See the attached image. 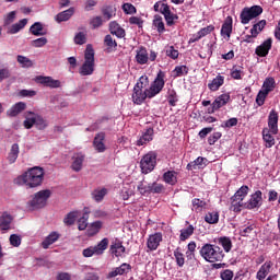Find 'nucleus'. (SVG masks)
<instances>
[{
  "label": "nucleus",
  "mask_w": 280,
  "mask_h": 280,
  "mask_svg": "<svg viewBox=\"0 0 280 280\" xmlns=\"http://www.w3.org/2000/svg\"><path fill=\"white\" fill-rule=\"evenodd\" d=\"M45 178V170L40 166L28 168L27 172L22 174L15 179L16 185H25L28 189L40 187Z\"/></svg>",
  "instance_id": "f257e3e1"
},
{
  "label": "nucleus",
  "mask_w": 280,
  "mask_h": 280,
  "mask_svg": "<svg viewBox=\"0 0 280 280\" xmlns=\"http://www.w3.org/2000/svg\"><path fill=\"white\" fill-rule=\"evenodd\" d=\"M199 255L208 261V264H215L224 259V250L220 246L206 243L201 246Z\"/></svg>",
  "instance_id": "f03ea898"
},
{
  "label": "nucleus",
  "mask_w": 280,
  "mask_h": 280,
  "mask_svg": "<svg viewBox=\"0 0 280 280\" xmlns=\"http://www.w3.org/2000/svg\"><path fill=\"white\" fill-rule=\"evenodd\" d=\"M51 198V190L44 189L39 190L31 199L26 202V209L28 211H36L38 209H43L47 207V200Z\"/></svg>",
  "instance_id": "7ed1b4c3"
},
{
  "label": "nucleus",
  "mask_w": 280,
  "mask_h": 280,
  "mask_svg": "<svg viewBox=\"0 0 280 280\" xmlns=\"http://www.w3.org/2000/svg\"><path fill=\"white\" fill-rule=\"evenodd\" d=\"M95 71V50L88 44L84 52V62L79 69L80 75H93Z\"/></svg>",
  "instance_id": "20e7f679"
},
{
  "label": "nucleus",
  "mask_w": 280,
  "mask_h": 280,
  "mask_svg": "<svg viewBox=\"0 0 280 280\" xmlns=\"http://www.w3.org/2000/svg\"><path fill=\"white\" fill-rule=\"evenodd\" d=\"M163 89H165V72L163 70H159L150 88L147 89L149 100H152V97H156V95H159V93H161Z\"/></svg>",
  "instance_id": "39448f33"
},
{
  "label": "nucleus",
  "mask_w": 280,
  "mask_h": 280,
  "mask_svg": "<svg viewBox=\"0 0 280 280\" xmlns=\"http://www.w3.org/2000/svg\"><path fill=\"white\" fill-rule=\"evenodd\" d=\"M262 12L261 5L245 7L240 14L242 25H248L253 19H257Z\"/></svg>",
  "instance_id": "423d86ee"
},
{
  "label": "nucleus",
  "mask_w": 280,
  "mask_h": 280,
  "mask_svg": "<svg viewBox=\"0 0 280 280\" xmlns=\"http://www.w3.org/2000/svg\"><path fill=\"white\" fill-rule=\"evenodd\" d=\"M142 174H150L156 167V152L151 151L147 153L140 161Z\"/></svg>",
  "instance_id": "0eeeda50"
},
{
  "label": "nucleus",
  "mask_w": 280,
  "mask_h": 280,
  "mask_svg": "<svg viewBox=\"0 0 280 280\" xmlns=\"http://www.w3.org/2000/svg\"><path fill=\"white\" fill-rule=\"evenodd\" d=\"M108 248V238H103L97 245L90 246L83 249L82 255L83 257H93V255L100 256L104 255V250Z\"/></svg>",
  "instance_id": "6e6552de"
},
{
  "label": "nucleus",
  "mask_w": 280,
  "mask_h": 280,
  "mask_svg": "<svg viewBox=\"0 0 280 280\" xmlns=\"http://www.w3.org/2000/svg\"><path fill=\"white\" fill-rule=\"evenodd\" d=\"M231 100V94L230 93H224L219 95L212 103L211 107L208 108V113L210 115H213L215 110H220L222 106H226Z\"/></svg>",
  "instance_id": "1a4fd4ad"
},
{
  "label": "nucleus",
  "mask_w": 280,
  "mask_h": 280,
  "mask_svg": "<svg viewBox=\"0 0 280 280\" xmlns=\"http://www.w3.org/2000/svg\"><path fill=\"white\" fill-rule=\"evenodd\" d=\"M163 242V233L155 232L154 234H150L147 240V248L151 252L156 250L161 243Z\"/></svg>",
  "instance_id": "9d476101"
},
{
  "label": "nucleus",
  "mask_w": 280,
  "mask_h": 280,
  "mask_svg": "<svg viewBox=\"0 0 280 280\" xmlns=\"http://www.w3.org/2000/svg\"><path fill=\"white\" fill-rule=\"evenodd\" d=\"M268 130L271 135L279 133V113L277 110L271 109L268 116Z\"/></svg>",
  "instance_id": "9b49d317"
},
{
  "label": "nucleus",
  "mask_w": 280,
  "mask_h": 280,
  "mask_svg": "<svg viewBox=\"0 0 280 280\" xmlns=\"http://www.w3.org/2000/svg\"><path fill=\"white\" fill-rule=\"evenodd\" d=\"M131 100L133 104L141 106V104H143L145 100H150V96L148 95V89L141 90L139 88H133Z\"/></svg>",
  "instance_id": "f8f14e48"
},
{
  "label": "nucleus",
  "mask_w": 280,
  "mask_h": 280,
  "mask_svg": "<svg viewBox=\"0 0 280 280\" xmlns=\"http://www.w3.org/2000/svg\"><path fill=\"white\" fill-rule=\"evenodd\" d=\"M109 253L114 257H126V247L121 241L115 240L109 247Z\"/></svg>",
  "instance_id": "ddd939ff"
},
{
  "label": "nucleus",
  "mask_w": 280,
  "mask_h": 280,
  "mask_svg": "<svg viewBox=\"0 0 280 280\" xmlns=\"http://www.w3.org/2000/svg\"><path fill=\"white\" fill-rule=\"evenodd\" d=\"M262 192L261 190H256L255 194H253L249 198V200L245 203L246 209H259L261 207V200H262Z\"/></svg>",
  "instance_id": "4468645a"
},
{
  "label": "nucleus",
  "mask_w": 280,
  "mask_h": 280,
  "mask_svg": "<svg viewBox=\"0 0 280 280\" xmlns=\"http://www.w3.org/2000/svg\"><path fill=\"white\" fill-rule=\"evenodd\" d=\"M131 270H132V266H130V264L124 262L119 267L114 268L108 273V279H115V277H119L121 275H128V272Z\"/></svg>",
  "instance_id": "2eb2a0df"
},
{
  "label": "nucleus",
  "mask_w": 280,
  "mask_h": 280,
  "mask_svg": "<svg viewBox=\"0 0 280 280\" xmlns=\"http://www.w3.org/2000/svg\"><path fill=\"white\" fill-rule=\"evenodd\" d=\"M105 139H106V133L104 132L96 133L93 140V147L96 150V152L98 153L106 152V144L104 143Z\"/></svg>",
  "instance_id": "dca6fc26"
},
{
  "label": "nucleus",
  "mask_w": 280,
  "mask_h": 280,
  "mask_svg": "<svg viewBox=\"0 0 280 280\" xmlns=\"http://www.w3.org/2000/svg\"><path fill=\"white\" fill-rule=\"evenodd\" d=\"M270 49H272V38H268L260 46H257L255 54L260 58H266Z\"/></svg>",
  "instance_id": "f3484780"
},
{
  "label": "nucleus",
  "mask_w": 280,
  "mask_h": 280,
  "mask_svg": "<svg viewBox=\"0 0 280 280\" xmlns=\"http://www.w3.org/2000/svg\"><path fill=\"white\" fill-rule=\"evenodd\" d=\"M84 159H86L84 153H75L72 156L71 170L73 172H82V165L84 164Z\"/></svg>",
  "instance_id": "a211bd4d"
},
{
  "label": "nucleus",
  "mask_w": 280,
  "mask_h": 280,
  "mask_svg": "<svg viewBox=\"0 0 280 280\" xmlns=\"http://www.w3.org/2000/svg\"><path fill=\"white\" fill-rule=\"evenodd\" d=\"M12 215L9 214L8 212H3L2 215L0 217V231L2 233H5L7 231H10L12 229Z\"/></svg>",
  "instance_id": "6ab92c4d"
},
{
  "label": "nucleus",
  "mask_w": 280,
  "mask_h": 280,
  "mask_svg": "<svg viewBox=\"0 0 280 280\" xmlns=\"http://www.w3.org/2000/svg\"><path fill=\"white\" fill-rule=\"evenodd\" d=\"M136 62H138V65H148L149 54L145 47L141 46L136 50Z\"/></svg>",
  "instance_id": "aec40b11"
},
{
  "label": "nucleus",
  "mask_w": 280,
  "mask_h": 280,
  "mask_svg": "<svg viewBox=\"0 0 280 280\" xmlns=\"http://www.w3.org/2000/svg\"><path fill=\"white\" fill-rule=\"evenodd\" d=\"M36 124V113L34 112H25L24 113V121L23 126L26 130H32Z\"/></svg>",
  "instance_id": "412c9836"
},
{
  "label": "nucleus",
  "mask_w": 280,
  "mask_h": 280,
  "mask_svg": "<svg viewBox=\"0 0 280 280\" xmlns=\"http://www.w3.org/2000/svg\"><path fill=\"white\" fill-rule=\"evenodd\" d=\"M270 268H272V261L267 260L264 265L260 266L259 270L256 273L257 280H264L270 275Z\"/></svg>",
  "instance_id": "4be33fe9"
},
{
  "label": "nucleus",
  "mask_w": 280,
  "mask_h": 280,
  "mask_svg": "<svg viewBox=\"0 0 280 280\" xmlns=\"http://www.w3.org/2000/svg\"><path fill=\"white\" fill-rule=\"evenodd\" d=\"M27 108V104L23 102H18L15 103L8 112L7 115L8 117H16L23 113Z\"/></svg>",
  "instance_id": "5701e85b"
},
{
  "label": "nucleus",
  "mask_w": 280,
  "mask_h": 280,
  "mask_svg": "<svg viewBox=\"0 0 280 280\" xmlns=\"http://www.w3.org/2000/svg\"><path fill=\"white\" fill-rule=\"evenodd\" d=\"M231 34H233V18L228 16L222 24L221 27V36H226V38H231Z\"/></svg>",
  "instance_id": "b1692460"
},
{
  "label": "nucleus",
  "mask_w": 280,
  "mask_h": 280,
  "mask_svg": "<svg viewBox=\"0 0 280 280\" xmlns=\"http://www.w3.org/2000/svg\"><path fill=\"white\" fill-rule=\"evenodd\" d=\"M19 154H21V149L19 147V143H13L7 156V161L10 163V165L16 163V159H19Z\"/></svg>",
  "instance_id": "393cba45"
},
{
  "label": "nucleus",
  "mask_w": 280,
  "mask_h": 280,
  "mask_svg": "<svg viewBox=\"0 0 280 280\" xmlns=\"http://www.w3.org/2000/svg\"><path fill=\"white\" fill-rule=\"evenodd\" d=\"M109 32L114 36H117V38H124V36H126V30H124L116 21L109 23Z\"/></svg>",
  "instance_id": "a878e982"
},
{
  "label": "nucleus",
  "mask_w": 280,
  "mask_h": 280,
  "mask_svg": "<svg viewBox=\"0 0 280 280\" xmlns=\"http://www.w3.org/2000/svg\"><path fill=\"white\" fill-rule=\"evenodd\" d=\"M162 178L166 185L174 187L178 183V173L176 171H167L163 174Z\"/></svg>",
  "instance_id": "bb28decb"
},
{
  "label": "nucleus",
  "mask_w": 280,
  "mask_h": 280,
  "mask_svg": "<svg viewBox=\"0 0 280 280\" xmlns=\"http://www.w3.org/2000/svg\"><path fill=\"white\" fill-rule=\"evenodd\" d=\"M242 209H246V203H244V200L232 196L230 211H234V213H240Z\"/></svg>",
  "instance_id": "cd10ccee"
},
{
  "label": "nucleus",
  "mask_w": 280,
  "mask_h": 280,
  "mask_svg": "<svg viewBox=\"0 0 280 280\" xmlns=\"http://www.w3.org/2000/svg\"><path fill=\"white\" fill-rule=\"evenodd\" d=\"M152 139H154V129L148 128L137 141V145H145V143H150Z\"/></svg>",
  "instance_id": "c85d7f7f"
},
{
  "label": "nucleus",
  "mask_w": 280,
  "mask_h": 280,
  "mask_svg": "<svg viewBox=\"0 0 280 280\" xmlns=\"http://www.w3.org/2000/svg\"><path fill=\"white\" fill-rule=\"evenodd\" d=\"M30 33L33 34V36H47V30H45L40 22H35L30 27Z\"/></svg>",
  "instance_id": "c756f323"
},
{
  "label": "nucleus",
  "mask_w": 280,
  "mask_h": 280,
  "mask_svg": "<svg viewBox=\"0 0 280 280\" xmlns=\"http://www.w3.org/2000/svg\"><path fill=\"white\" fill-rule=\"evenodd\" d=\"M74 13L75 9L69 8L68 10L58 13L55 18V21H57V23H63L65 21H69V19H71Z\"/></svg>",
  "instance_id": "7c9ffc66"
},
{
  "label": "nucleus",
  "mask_w": 280,
  "mask_h": 280,
  "mask_svg": "<svg viewBox=\"0 0 280 280\" xmlns=\"http://www.w3.org/2000/svg\"><path fill=\"white\" fill-rule=\"evenodd\" d=\"M130 196H135V186L131 184H125L120 190V197L122 200H129Z\"/></svg>",
  "instance_id": "2f4dec72"
},
{
  "label": "nucleus",
  "mask_w": 280,
  "mask_h": 280,
  "mask_svg": "<svg viewBox=\"0 0 280 280\" xmlns=\"http://www.w3.org/2000/svg\"><path fill=\"white\" fill-rule=\"evenodd\" d=\"M60 240V234L57 232H51L45 240L42 242L43 248L47 249L51 244H56Z\"/></svg>",
  "instance_id": "473e14b6"
},
{
  "label": "nucleus",
  "mask_w": 280,
  "mask_h": 280,
  "mask_svg": "<svg viewBox=\"0 0 280 280\" xmlns=\"http://www.w3.org/2000/svg\"><path fill=\"white\" fill-rule=\"evenodd\" d=\"M152 25L159 34H163L165 32V23L163 22V18L161 15H154Z\"/></svg>",
  "instance_id": "72a5a7b5"
},
{
  "label": "nucleus",
  "mask_w": 280,
  "mask_h": 280,
  "mask_svg": "<svg viewBox=\"0 0 280 280\" xmlns=\"http://www.w3.org/2000/svg\"><path fill=\"white\" fill-rule=\"evenodd\" d=\"M266 20H260L259 22L255 23L253 25V27L250 28V34H253V36H259V34H261V32H264V28L266 27Z\"/></svg>",
  "instance_id": "f704fd0d"
},
{
  "label": "nucleus",
  "mask_w": 280,
  "mask_h": 280,
  "mask_svg": "<svg viewBox=\"0 0 280 280\" xmlns=\"http://www.w3.org/2000/svg\"><path fill=\"white\" fill-rule=\"evenodd\" d=\"M205 161H207V159L198 156L195 161L187 164V170L191 171L196 170L197 167L198 170H202V167H205Z\"/></svg>",
  "instance_id": "c9c22d12"
},
{
  "label": "nucleus",
  "mask_w": 280,
  "mask_h": 280,
  "mask_svg": "<svg viewBox=\"0 0 280 280\" xmlns=\"http://www.w3.org/2000/svg\"><path fill=\"white\" fill-rule=\"evenodd\" d=\"M222 84H224V77L219 74L208 84V89L211 91H219Z\"/></svg>",
  "instance_id": "e433bc0d"
},
{
  "label": "nucleus",
  "mask_w": 280,
  "mask_h": 280,
  "mask_svg": "<svg viewBox=\"0 0 280 280\" xmlns=\"http://www.w3.org/2000/svg\"><path fill=\"white\" fill-rule=\"evenodd\" d=\"M80 215L79 211H71L69 212L66 218L63 219V223L67 226H73L75 224V220H78V217Z\"/></svg>",
  "instance_id": "4c0bfd02"
},
{
  "label": "nucleus",
  "mask_w": 280,
  "mask_h": 280,
  "mask_svg": "<svg viewBox=\"0 0 280 280\" xmlns=\"http://www.w3.org/2000/svg\"><path fill=\"white\" fill-rule=\"evenodd\" d=\"M25 25H27V19L20 20L18 23L11 25L9 28V34H19V32L23 30Z\"/></svg>",
  "instance_id": "58836bf2"
},
{
  "label": "nucleus",
  "mask_w": 280,
  "mask_h": 280,
  "mask_svg": "<svg viewBox=\"0 0 280 280\" xmlns=\"http://www.w3.org/2000/svg\"><path fill=\"white\" fill-rule=\"evenodd\" d=\"M153 9L155 12H160L161 14H163V16L172 12L167 3H164V2H155V4L153 5Z\"/></svg>",
  "instance_id": "ea45409f"
},
{
  "label": "nucleus",
  "mask_w": 280,
  "mask_h": 280,
  "mask_svg": "<svg viewBox=\"0 0 280 280\" xmlns=\"http://www.w3.org/2000/svg\"><path fill=\"white\" fill-rule=\"evenodd\" d=\"M272 131H269L268 129L262 130V139L266 143V148H272L275 145V137H272Z\"/></svg>",
  "instance_id": "a19ab883"
},
{
  "label": "nucleus",
  "mask_w": 280,
  "mask_h": 280,
  "mask_svg": "<svg viewBox=\"0 0 280 280\" xmlns=\"http://www.w3.org/2000/svg\"><path fill=\"white\" fill-rule=\"evenodd\" d=\"M48 126H49V122L47 121V119H44L43 116H40L39 114H36L35 128L37 130H45Z\"/></svg>",
  "instance_id": "79ce46f5"
},
{
  "label": "nucleus",
  "mask_w": 280,
  "mask_h": 280,
  "mask_svg": "<svg viewBox=\"0 0 280 280\" xmlns=\"http://www.w3.org/2000/svg\"><path fill=\"white\" fill-rule=\"evenodd\" d=\"M116 9L113 5H104L102 8V14L106 21H110L115 16Z\"/></svg>",
  "instance_id": "37998d69"
},
{
  "label": "nucleus",
  "mask_w": 280,
  "mask_h": 280,
  "mask_svg": "<svg viewBox=\"0 0 280 280\" xmlns=\"http://www.w3.org/2000/svg\"><path fill=\"white\" fill-rule=\"evenodd\" d=\"M107 194L108 190L106 188L95 189L92 191V198L95 200V202H102Z\"/></svg>",
  "instance_id": "c03bdc74"
},
{
  "label": "nucleus",
  "mask_w": 280,
  "mask_h": 280,
  "mask_svg": "<svg viewBox=\"0 0 280 280\" xmlns=\"http://www.w3.org/2000/svg\"><path fill=\"white\" fill-rule=\"evenodd\" d=\"M261 91L269 94L271 91H275V78H267L264 83Z\"/></svg>",
  "instance_id": "a18cd8bd"
},
{
  "label": "nucleus",
  "mask_w": 280,
  "mask_h": 280,
  "mask_svg": "<svg viewBox=\"0 0 280 280\" xmlns=\"http://www.w3.org/2000/svg\"><path fill=\"white\" fill-rule=\"evenodd\" d=\"M220 246L226 252L231 253V248H233V242L228 236H222L218 240Z\"/></svg>",
  "instance_id": "49530a36"
},
{
  "label": "nucleus",
  "mask_w": 280,
  "mask_h": 280,
  "mask_svg": "<svg viewBox=\"0 0 280 280\" xmlns=\"http://www.w3.org/2000/svg\"><path fill=\"white\" fill-rule=\"evenodd\" d=\"M205 222L208 224H218V222H220V213L215 211L208 212L205 217Z\"/></svg>",
  "instance_id": "de8ad7c7"
},
{
  "label": "nucleus",
  "mask_w": 280,
  "mask_h": 280,
  "mask_svg": "<svg viewBox=\"0 0 280 280\" xmlns=\"http://www.w3.org/2000/svg\"><path fill=\"white\" fill-rule=\"evenodd\" d=\"M194 225H188L186 229L180 230L179 240L180 242H185V240H189L191 235H194Z\"/></svg>",
  "instance_id": "09e8293b"
},
{
  "label": "nucleus",
  "mask_w": 280,
  "mask_h": 280,
  "mask_svg": "<svg viewBox=\"0 0 280 280\" xmlns=\"http://www.w3.org/2000/svg\"><path fill=\"white\" fill-rule=\"evenodd\" d=\"M18 62H19V65H21V67L23 69H30V68L34 67V62L30 58H27L23 55L18 56Z\"/></svg>",
  "instance_id": "8fccbe9b"
},
{
  "label": "nucleus",
  "mask_w": 280,
  "mask_h": 280,
  "mask_svg": "<svg viewBox=\"0 0 280 280\" xmlns=\"http://www.w3.org/2000/svg\"><path fill=\"white\" fill-rule=\"evenodd\" d=\"M192 211H196V213H200L202 209L207 207V201L200 200L199 198L192 199Z\"/></svg>",
  "instance_id": "3c124183"
},
{
  "label": "nucleus",
  "mask_w": 280,
  "mask_h": 280,
  "mask_svg": "<svg viewBox=\"0 0 280 280\" xmlns=\"http://www.w3.org/2000/svg\"><path fill=\"white\" fill-rule=\"evenodd\" d=\"M174 257L177 266L183 268L185 266V255L180 252V247H177L174 250Z\"/></svg>",
  "instance_id": "603ef678"
},
{
  "label": "nucleus",
  "mask_w": 280,
  "mask_h": 280,
  "mask_svg": "<svg viewBox=\"0 0 280 280\" xmlns=\"http://www.w3.org/2000/svg\"><path fill=\"white\" fill-rule=\"evenodd\" d=\"M86 226H89V212H84L83 215L78 220L79 231H86Z\"/></svg>",
  "instance_id": "864d4df0"
},
{
  "label": "nucleus",
  "mask_w": 280,
  "mask_h": 280,
  "mask_svg": "<svg viewBox=\"0 0 280 280\" xmlns=\"http://www.w3.org/2000/svg\"><path fill=\"white\" fill-rule=\"evenodd\" d=\"M173 73L174 78H183V75H187V73H189V68H187V66H176Z\"/></svg>",
  "instance_id": "5fc2aeb1"
},
{
  "label": "nucleus",
  "mask_w": 280,
  "mask_h": 280,
  "mask_svg": "<svg viewBox=\"0 0 280 280\" xmlns=\"http://www.w3.org/2000/svg\"><path fill=\"white\" fill-rule=\"evenodd\" d=\"M137 189L141 196L151 194V184H145V182H139Z\"/></svg>",
  "instance_id": "6e6d98bb"
},
{
  "label": "nucleus",
  "mask_w": 280,
  "mask_h": 280,
  "mask_svg": "<svg viewBox=\"0 0 280 280\" xmlns=\"http://www.w3.org/2000/svg\"><path fill=\"white\" fill-rule=\"evenodd\" d=\"M104 43L107 47V51H113V49H117V42L113 39V35H106L104 38Z\"/></svg>",
  "instance_id": "4d7b16f0"
},
{
  "label": "nucleus",
  "mask_w": 280,
  "mask_h": 280,
  "mask_svg": "<svg viewBox=\"0 0 280 280\" xmlns=\"http://www.w3.org/2000/svg\"><path fill=\"white\" fill-rule=\"evenodd\" d=\"M150 84V79L148 75H142L139 78L138 82L135 84L133 88L144 90Z\"/></svg>",
  "instance_id": "13d9d810"
},
{
  "label": "nucleus",
  "mask_w": 280,
  "mask_h": 280,
  "mask_svg": "<svg viewBox=\"0 0 280 280\" xmlns=\"http://www.w3.org/2000/svg\"><path fill=\"white\" fill-rule=\"evenodd\" d=\"M248 186L244 185L234 194L233 197L238 198L240 200H244V198L248 196Z\"/></svg>",
  "instance_id": "bf43d9fd"
},
{
  "label": "nucleus",
  "mask_w": 280,
  "mask_h": 280,
  "mask_svg": "<svg viewBox=\"0 0 280 280\" xmlns=\"http://www.w3.org/2000/svg\"><path fill=\"white\" fill-rule=\"evenodd\" d=\"M164 19L166 21V25H168V27H172V25H174L175 21H178V15L168 12L166 13V15H164Z\"/></svg>",
  "instance_id": "052dcab7"
},
{
  "label": "nucleus",
  "mask_w": 280,
  "mask_h": 280,
  "mask_svg": "<svg viewBox=\"0 0 280 280\" xmlns=\"http://www.w3.org/2000/svg\"><path fill=\"white\" fill-rule=\"evenodd\" d=\"M165 191V186L156 182L151 183V194H163Z\"/></svg>",
  "instance_id": "680f3d73"
},
{
  "label": "nucleus",
  "mask_w": 280,
  "mask_h": 280,
  "mask_svg": "<svg viewBox=\"0 0 280 280\" xmlns=\"http://www.w3.org/2000/svg\"><path fill=\"white\" fill-rule=\"evenodd\" d=\"M74 43L75 45H84L86 43V33L79 32L74 36Z\"/></svg>",
  "instance_id": "e2e57ef3"
},
{
  "label": "nucleus",
  "mask_w": 280,
  "mask_h": 280,
  "mask_svg": "<svg viewBox=\"0 0 280 280\" xmlns=\"http://www.w3.org/2000/svg\"><path fill=\"white\" fill-rule=\"evenodd\" d=\"M48 40L47 37H39L31 42L32 47L40 48L47 45Z\"/></svg>",
  "instance_id": "0e129e2a"
},
{
  "label": "nucleus",
  "mask_w": 280,
  "mask_h": 280,
  "mask_svg": "<svg viewBox=\"0 0 280 280\" xmlns=\"http://www.w3.org/2000/svg\"><path fill=\"white\" fill-rule=\"evenodd\" d=\"M9 241L11 246H14V248H19V246H21V235L19 234H11Z\"/></svg>",
  "instance_id": "69168bd1"
},
{
  "label": "nucleus",
  "mask_w": 280,
  "mask_h": 280,
  "mask_svg": "<svg viewBox=\"0 0 280 280\" xmlns=\"http://www.w3.org/2000/svg\"><path fill=\"white\" fill-rule=\"evenodd\" d=\"M166 56H168V58H172V60H176L179 56L178 50H176V48H174V46H168L166 48Z\"/></svg>",
  "instance_id": "338daca9"
},
{
  "label": "nucleus",
  "mask_w": 280,
  "mask_h": 280,
  "mask_svg": "<svg viewBox=\"0 0 280 280\" xmlns=\"http://www.w3.org/2000/svg\"><path fill=\"white\" fill-rule=\"evenodd\" d=\"M220 277L222 280H233L234 273L231 269H225L221 271Z\"/></svg>",
  "instance_id": "774afa93"
}]
</instances>
